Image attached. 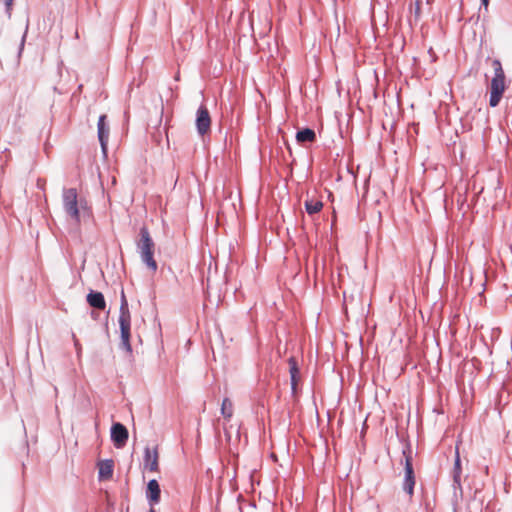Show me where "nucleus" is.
Masks as SVG:
<instances>
[{
	"label": "nucleus",
	"instance_id": "nucleus-1",
	"mask_svg": "<svg viewBox=\"0 0 512 512\" xmlns=\"http://www.w3.org/2000/svg\"><path fill=\"white\" fill-rule=\"evenodd\" d=\"M136 247L142 262L150 270L155 272L158 268L157 262L154 259L155 243L145 225L139 230V238L136 240Z\"/></svg>",
	"mask_w": 512,
	"mask_h": 512
},
{
	"label": "nucleus",
	"instance_id": "nucleus-2",
	"mask_svg": "<svg viewBox=\"0 0 512 512\" xmlns=\"http://www.w3.org/2000/svg\"><path fill=\"white\" fill-rule=\"evenodd\" d=\"M119 326H120V344L119 348L125 350L127 353H132V346L130 343L131 338V315L128 307V301L126 299L124 290L121 291L120 301V315H119Z\"/></svg>",
	"mask_w": 512,
	"mask_h": 512
},
{
	"label": "nucleus",
	"instance_id": "nucleus-3",
	"mask_svg": "<svg viewBox=\"0 0 512 512\" xmlns=\"http://www.w3.org/2000/svg\"><path fill=\"white\" fill-rule=\"evenodd\" d=\"M492 66L494 68V77L490 84L489 105L496 107L499 105L505 91V73L498 59L493 60Z\"/></svg>",
	"mask_w": 512,
	"mask_h": 512
},
{
	"label": "nucleus",
	"instance_id": "nucleus-4",
	"mask_svg": "<svg viewBox=\"0 0 512 512\" xmlns=\"http://www.w3.org/2000/svg\"><path fill=\"white\" fill-rule=\"evenodd\" d=\"M402 454L404 456V480L402 484V488L406 494L410 497L414 494L415 487V471L413 467V459L411 455V446L409 443L405 445L402 450Z\"/></svg>",
	"mask_w": 512,
	"mask_h": 512
},
{
	"label": "nucleus",
	"instance_id": "nucleus-5",
	"mask_svg": "<svg viewBox=\"0 0 512 512\" xmlns=\"http://www.w3.org/2000/svg\"><path fill=\"white\" fill-rule=\"evenodd\" d=\"M64 211L72 220L80 222L78 194L75 188H64L62 193ZM82 201L80 205L82 206Z\"/></svg>",
	"mask_w": 512,
	"mask_h": 512
},
{
	"label": "nucleus",
	"instance_id": "nucleus-6",
	"mask_svg": "<svg viewBox=\"0 0 512 512\" xmlns=\"http://www.w3.org/2000/svg\"><path fill=\"white\" fill-rule=\"evenodd\" d=\"M110 438L117 449L123 448L128 441L129 432L126 426L120 422H114L110 429Z\"/></svg>",
	"mask_w": 512,
	"mask_h": 512
},
{
	"label": "nucleus",
	"instance_id": "nucleus-7",
	"mask_svg": "<svg viewBox=\"0 0 512 512\" xmlns=\"http://www.w3.org/2000/svg\"><path fill=\"white\" fill-rule=\"evenodd\" d=\"M196 130L200 136H204L210 131L211 116L207 107L201 104L196 112L195 120Z\"/></svg>",
	"mask_w": 512,
	"mask_h": 512
},
{
	"label": "nucleus",
	"instance_id": "nucleus-8",
	"mask_svg": "<svg viewBox=\"0 0 512 512\" xmlns=\"http://www.w3.org/2000/svg\"><path fill=\"white\" fill-rule=\"evenodd\" d=\"M97 128L98 140L101 146V150L103 154L106 155L108 150L109 125L107 123V116L105 114L100 115L97 123Z\"/></svg>",
	"mask_w": 512,
	"mask_h": 512
},
{
	"label": "nucleus",
	"instance_id": "nucleus-9",
	"mask_svg": "<svg viewBox=\"0 0 512 512\" xmlns=\"http://www.w3.org/2000/svg\"><path fill=\"white\" fill-rule=\"evenodd\" d=\"M146 499L150 507L158 504L161 500V488L156 479H151L146 487Z\"/></svg>",
	"mask_w": 512,
	"mask_h": 512
},
{
	"label": "nucleus",
	"instance_id": "nucleus-10",
	"mask_svg": "<svg viewBox=\"0 0 512 512\" xmlns=\"http://www.w3.org/2000/svg\"><path fill=\"white\" fill-rule=\"evenodd\" d=\"M86 301L94 309L104 310L106 308V301L102 292L90 290L86 296Z\"/></svg>",
	"mask_w": 512,
	"mask_h": 512
},
{
	"label": "nucleus",
	"instance_id": "nucleus-11",
	"mask_svg": "<svg viewBox=\"0 0 512 512\" xmlns=\"http://www.w3.org/2000/svg\"><path fill=\"white\" fill-rule=\"evenodd\" d=\"M144 466L149 469L151 472H156L159 469L158 463V452L157 448L151 451L149 447H146L144 450Z\"/></svg>",
	"mask_w": 512,
	"mask_h": 512
},
{
	"label": "nucleus",
	"instance_id": "nucleus-12",
	"mask_svg": "<svg viewBox=\"0 0 512 512\" xmlns=\"http://www.w3.org/2000/svg\"><path fill=\"white\" fill-rule=\"evenodd\" d=\"M289 363V373H290V381H291V390L292 394H297V383L300 379V369L298 367V363L294 357H290L288 360Z\"/></svg>",
	"mask_w": 512,
	"mask_h": 512
},
{
	"label": "nucleus",
	"instance_id": "nucleus-13",
	"mask_svg": "<svg viewBox=\"0 0 512 512\" xmlns=\"http://www.w3.org/2000/svg\"><path fill=\"white\" fill-rule=\"evenodd\" d=\"M461 474H462V466H461V459L458 450H456L455 460H454V466L452 471L453 476V488L456 491L459 489L462 491V485H461Z\"/></svg>",
	"mask_w": 512,
	"mask_h": 512
},
{
	"label": "nucleus",
	"instance_id": "nucleus-14",
	"mask_svg": "<svg viewBox=\"0 0 512 512\" xmlns=\"http://www.w3.org/2000/svg\"><path fill=\"white\" fill-rule=\"evenodd\" d=\"M114 462L112 459H105L99 462V480H108L113 476Z\"/></svg>",
	"mask_w": 512,
	"mask_h": 512
},
{
	"label": "nucleus",
	"instance_id": "nucleus-15",
	"mask_svg": "<svg viewBox=\"0 0 512 512\" xmlns=\"http://www.w3.org/2000/svg\"><path fill=\"white\" fill-rule=\"evenodd\" d=\"M296 140L301 145L306 143H313L316 141V133L312 128H301L296 133Z\"/></svg>",
	"mask_w": 512,
	"mask_h": 512
},
{
	"label": "nucleus",
	"instance_id": "nucleus-16",
	"mask_svg": "<svg viewBox=\"0 0 512 512\" xmlns=\"http://www.w3.org/2000/svg\"><path fill=\"white\" fill-rule=\"evenodd\" d=\"M305 210L309 215L316 214L323 208V203L319 200L307 199L304 203Z\"/></svg>",
	"mask_w": 512,
	"mask_h": 512
},
{
	"label": "nucleus",
	"instance_id": "nucleus-17",
	"mask_svg": "<svg viewBox=\"0 0 512 512\" xmlns=\"http://www.w3.org/2000/svg\"><path fill=\"white\" fill-rule=\"evenodd\" d=\"M221 414L224 418L230 419L233 415V404L229 398H224L221 405Z\"/></svg>",
	"mask_w": 512,
	"mask_h": 512
},
{
	"label": "nucleus",
	"instance_id": "nucleus-18",
	"mask_svg": "<svg viewBox=\"0 0 512 512\" xmlns=\"http://www.w3.org/2000/svg\"><path fill=\"white\" fill-rule=\"evenodd\" d=\"M421 3H422V0H416L415 1V7H414V19L415 21H417L419 18H420V14H421Z\"/></svg>",
	"mask_w": 512,
	"mask_h": 512
},
{
	"label": "nucleus",
	"instance_id": "nucleus-19",
	"mask_svg": "<svg viewBox=\"0 0 512 512\" xmlns=\"http://www.w3.org/2000/svg\"><path fill=\"white\" fill-rule=\"evenodd\" d=\"M3 2L5 4L6 11L10 15V10H11L12 4H13V0H3Z\"/></svg>",
	"mask_w": 512,
	"mask_h": 512
},
{
	"label": "nucleus",
	"instance_id": "nucleus-20",
	"mask_svg": "<svg viewBox=\"0 0 512 512\" xmlns=\"http://www.w3.org/2000/svg\"><path fill=\"white\" fill-rule=\"evenodd\" d=\"M480 1H481V5H483L485 8H487L490 0H480Z\"/></svg>",
	"mask_w": 512,
	"mask_h": 512
},
{
	"label": "nucleus",
	"instance_id": "nucleus-21",
	"mask_svg": "<svg viewBox=\"0 0 512 512\" xmlns=\"http://www.w3.org/2000/svg\"><path fill=\"white\" fill-rule=\"evenodd\" d=\"M24 42H25V34L23 35L22 40H21V44H20V51H19V53L22 51V49H23V47H24Z\"/></svg>",
	"mask_w": 512,
	"mask_h": 512
},
{
	"label": "nucleus",
	"instance_id": "nucleus-22",
	"mask_svg": "<svg viewBox=\"0 0 512 512\" xmlns=\"http://www.w3.org/2000/svg\"><path fill=\"white\" fill-rule=\"evenodd\" d=\"M149 512H156V511H155V509L153 507H150Z\"/></svg>",
	"mask_w": 512,
	"mask_h": 512
},
{
	"label": "nucleus",
	"instance_id": "nucleus-23",
	"mask_svg": "<svg viewBox=\"0 0 512 512\" xmlns=\"http://www.w3.org/2000/svg\"><path fill=\"white\" fill-rule=\"evenodd\" d=\"M429 53L434 56L432 48L429 49Z\"/></svg>",
	"mask_w": 512,
	"mask_h": 512
},
{
	"label": "nucleus",
	"instance_id": "nucleus-24",
	"mask_svg": "<svg viewBox=\"0 0 512 512\" xmlns=\"http://www.w3.org/2000/svg\"><path fill=\"white\" fill-rule=\"evenodd\" d=\"M91 315H92L93 318L96 317V313L95 312H92Z\"/></svg>",
	"mask_w": 512,
	"mask_h": 512
}]
</instances>
